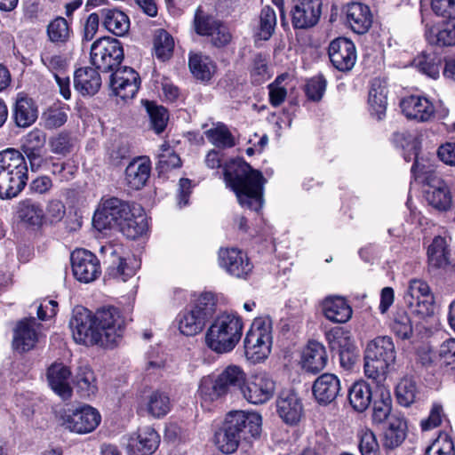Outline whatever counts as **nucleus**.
<instances>
[{
	"mask_svg": "<svg viewBox=\"0 0 455 455\" xmlns=\"http://www.w3.org/2000/svg\"><path fill=\"white\" fill-rule=\"evenodd\" d=\"M92 220L97 228H116L129 239H136L148 228L147 218L141 207L130 205L117 198L107 200L102 209L95 212Z\"/></svg>",
	"mask_w": 455,
	"mask_h": 455,
	"instance_id": "f257e3e1",
	"label": "nucleus"
},
{
	"mask_svg": "<svg viewBox=\"0 0 455 455\" xmlns=\"http://www.w3.org/2000/svg\"><path fill=\"white\" fill-rule=\"evenodd\" d=\"M224 180L235 193L242 207L258 212L263 204L264 178L243 161L232 160L224 165Z\"/></svg>",
	"mask_w": 455,
	"mask_h": 455,
	"instance_id": "f03ea898",
	"label": "nucleus"
},
{
	"mask_svg": "<svg viewBox=\"0 0 455 455\" xmlns=\"http://www.w3.org/2000/svg\"><path fill=\"white\" fill-rule=\"evenodd\" d=\"M261 424V416L258 413L229 412L223 427L215 434V444L222 453L231 454L237 450L242 439L259 436Z\"/></svg>",
	"mask_w": 455,
	"mask_h": 455,
	"instance_id": "7ed1b4c3",
	"label": "nucleus"
},
{
	"mask_svg": "<svg viewBox=\"0 0 455 455\" xmlns=\"http://www.w3.org/2000/svg\"><path fill=\"white\" fill-rule=\"evenodd\" d=\"M243 331V322L236 314L219 315L207 329L205 344L218 354L232 351L239 343Z\"/></svg>",
	"mask_w": 455,
	"mask_h": 455,
	"instance_id": "20e7f679",
	"label": "nucleus"
},
{
	"mask_svg": "<svg viewBox=\"0 0 455 455\" xmlns=\"http://www.w3.org/2000/svg\"><path fill=\"white\" fill-rule=\"evenodd\" d=\"M28 165L21 152L7 148L0 152V198L17 196L28 181Z\"/></svg>",
	"mask_w": 455,
	"mask_h": 455,
	"instance_id": "39448f33",
	"label": "nucleus"
},
{
	"mask_svg": "<svg viewBox=\"0 0 455 455\" xmlns=\"http://www.w3.org/2000/svg\"><path fill=\"white\" fill-rule=\"evenodd\" d=\"M395 357V344L390 337L379 336L371 340L364 352L365 376L377 384L383 383Z\"/></svg>",
	"mask_w": 455,
	"mask_h": 455,
	"instance_id": "423d86ee",
	"label": "nucleus"
},
{
	"mask_svg": "<svg viewBox=\"0 0 455 455\" xmlns=\"http://www.w3.org/2000/svg\"><path fill=\"white\" fill-rule=\"evenodd\" d=\"M273 322L267 316L256 317L247 331L244 340V352L248 360L259 363L269 355L273 339Z\"/></svg>",
	"mask_w": 455,
	"mask_h": 455,
	"instance_id": "0eeeda50",
	"label": "nucleus"
},
{
	"mask_svg": "<svg viewBox=\"0 0 455 455\" xmlns=\"http://www.w3.org/2000/svg\"><path fill=\"white\" fill-rule=\"evenodd\" d=\"M94 321L100 335V346L112 347L121 339L125 327V320L118 308L103 307L94 315Z\"/></svg>",
	"mask_w": 455,
	"mask_h": 455,
	"instance_id": "6e6552de",
	"label": "nucleus"
},
{
	"mask_svg": "<svg viewBox=\"0 0 455 455\" xmlns=\"http://www.w3.org/2000/svg\"><path fill=\"white\" fill-rule=\"evenodd\" d=\"M124 60L122 44L116 38L104 36L91 46V60L96 68L105 72L118 67Z\"/></svg>",
	"mask_w": 455,
	"mask_h": 455,
	"instance_id": "1a4fd4ad",
	"label": "nucleus"
},
{
	"mask_svg": "<svg viewBox=\"0 0 455 455\" xmlns=\"http://www.w3.org/2000/svg\"><path fill=\"white\" fill-rule=\"evenodd\" d=\"M72 337L77 344L84 346L99 345L100 335L94 321V316L87 308L78 306L73 310L69 321Z\"/></svg>",
	"mask_w": 455,
	"mask_h": 455,
	"instance_id": "9d476101",
	"label": "nucleus"
},
{
	"mask_svg": "<svg viewBox=\"0 0 455 455\" xmlns=\"http://www.w3.org/2000/svg\"><path fill=\"white\" fill-rule=\"evenodd\" d=\"M404 300L411 313L420 318L434 314V295L427 283L422 279L409 282Z\"/></svg>",
	"mask_w": 455,
	"mask_h": 455,
	"instance_id": "9b49d317",
	"label": "nucleus"
},
{
	"mask_svg": "<svg viewBox=\"0 0 455 455\" xmlns=\"http://www.w3.org/2000/svg\"><path fill=\"white\" fill-rule=\"evenodd\" d=\"M275 392V381L266 372L251 375L242 387L243 397L252 404L267 403L274 396Z\"/></svg>",
	"mask_w": 455,
	"mask_h": 455,
	"instance_id": "f8f14e48",
	"label": "nucleus"
},
{
	"mask_svg": "<svg viewBox=\"0 0 455 455\" xmlns=\"http://www.w3.org/2000/svg\"><path fill=\"white\" fill-rule=\"evenodd\" d=\"M194 28L196 34L210 37L212 44L217 47H222L230 42L231 36L227 27L200 10L195 14Z\"/></svg>",
	"mask_w": 455,
	"mask_h": 455,
	"instance_id": "ddd939ff",
	"label": "nucleus"
},
{
	"mask_svg": "<svg viewBox=\"0 0 455 455\" xmlns=\"http://www.w3.org/2000/svg\"><path fill=\"white\" fill-rule=\"evenodd\" d=\"M322 0H293L291 10L294 28L307 29L315 27L322 15Z\"/></svg>",
	"mask_w": 455,
	"mask_h": 455,
	"instance_id": "4468645a",
	"label": "nucleus"
},
{
	"mask_svg": "<svg viewBox=\"0 0 455 455\" xmlns=\"http://www.w3.org/2000/svg\"><path fill=\"white\" fill-rule=\"evenodd\" d=\"M70 260L74 276L80 282L91 283L101 273L99 259L87 250H75L71 253Z\"/></svg>",
	"mask_w": 455,
	"mask_h": 455,
	"instance_id": "2eb2a0df",
	"label": "nucleus"
},
{
	"mask_svg": "<svg viewBox=\"0 0 455 455\" xmlns=\"http://www.w3.org/2000/svg\"><path fill=\"white\" fill-rule=\"evenodd\" d=\"M100 419L99 411L86 405L67 413L63 417V426L71 432L87 434L92 432L99 426Z\"/></svg>",
	"mask_w": 455,
	"mask_h": 455,
	"instance_id": "dca6fc26",
	"label": "nucleus"
},
{
	"mask_svg": "<svg viewBox=\"0 0 455 455\" xmlns=\"http://www.w3.org/2000/svg\"><path fill=\"white\" fill-rule=\"evenodd\" d=\"M140 85L139 74L132 68H117L110 76L109 86L113 93L123 100L132 99Z\"/></svg>",
	"mask_w": 455,
	"mask_h": 455,
	"instance_id": "f3484780",
	"label": "nucleus"
},
{
	"mask_svg": "<svg viewBox=\"0 0 455 455\" xmlns=\"http://www.w3.org/2000/svg\"><path fill=\"white\" fill-rule=\"evenodd\" d=\"M219 261L221 267L237 278L246 279L253 268L247 255L236 248H221Z\"/></svg>",
	"mask_w": 455,
	"mask_h": 455,
	"instance_id": "a211bd4d",
	"label": "nucleus"
},
{
	"mask_svg": "<svg viewBox=\"0 0 455 455\" xmlns=\"http://www.w3.org/2000/svg\"><path fill=\"white\" fill-rule=\"evenodd\" d=\"M329 57L332 65L339 71H349L356 60L355 46L352 41L339 37L329 45Z\"/></svg>",
	"mask_w": 455,
	"mask_h": 455,
	"instance_id": "6ab92c4d",
	"label": "nucleus"
},
{
	"mask_svg": "<svg viewBox=\"0 0 455 455\" xmlns=\"http://www.w3.org/2000/svg\"><path fill=\"white\" fill-rule=\"evenodd\" d=\"M276 411L286 424L295 425L303 415L302 402L295 393L283 391L276 399Z\"/></svg>",
	"mask_w": 455,
	"mask_h": 455,
	"instance_id": "aec40b11",
	"label": "nucleus"
},
{
	"mask_svg": "<svg viewBox=\"0 0 455 455\" xmlns=\"http://www.w3.org/2000/svg\"><path fill=\"white\" fill-rule=\"evenodd\" d=\"M37 324L35 318H28L18 323L14 329L12 347L24 353L32 349L38 340Z\"/></svg>",
	"mask_w": 455,
	"mask_h": 455,
	"instance_id": "412c9836",
	"label": "nucleus"
},
{
	"mask_svg": "<svg viewBox=\"0 0 455 455\" xmlns=\"http://www.w3.org/2000/svg\"><path fill=\"white\" fill-rule=\"evenodd\" d=\"M400 107L408 119L427 122L435 114L433 103L427 98L411 95L401 100Z\"/></svg>",
	"mask_w": 455,
	"mask_h": 455,
	"instance_id": "4be33fe9",
	"label": "nucleus"
},
{
	"mask_svg": "<svg viewBox=\"0 0 455 455\" xmlns=\"http://www.w3.org/2000/svg\"><path fill=\"white\" fill-rule=\"evenodd\" d=\"M427 188L426 199L430 205L440 211H446L451 207V196L445 182L435 174L426 178Z\"/></svg>",
	"mask_w": 455,
	"mask_h": 455,
	"instance_id": "5701e85b",
	"label": "nucleus"
},
{
	"mask_svg": "<svg viewBox=\"0 0 455 455\" xmlns=\"http://www.w3.org/2000/svg\"><path fill=\"white\" fill-rule=\"evenodd\" d=\"M340 381L331 373H323L313 384V395L316 401L322 404L333 402L340 392Z\"/></svg>",
	"mask_w": 455,
	"mask_h": 455,
	"instance_id": "b1692460",
	"label": "nucleus"
},
{
	"mask_svg": "<svg viewBox=\"0 0 455 455\" xmlns=\"http://www.w3.org/2000/svg\"><path fill=\"white\" fill-rule=\"evenodd\" d=\"M71 371L62 363H52L47 371V379L52 389L63 400L69 399L72 388L69 385Z\"/></svg>",
	"mask_w": 455,
	"mask_h": 455,
	"instance_id": "393cba45",
	"label": "nucleus"
},
{
	"mask_svg": "<svg viewBox=\"0 0 455 455\" xmlns=\"http://www.w3.org/2000/svg\"><path fill=\"white\" fill-rule=\"evenodd\" d=\"M346 16L347 24L357 34L366 33L372 23V15L370 8L359 2L347 4Z\"/></svg>",
	"mask_w": 455,
	"mask_h": 455,
	"instance_id": "a878e982",
	"label": "nucleus"
},
{
	"mask_svg": "<svg viewBox=\"0 0 455 455\" xmlns=\"http://www.w3.org/2000/svg\"><path fill=\"white\" fill-rule=\"evenodd\" d=\"M328 356L324 346L315 340L309 341L303 351L302 367L305 371L316 373L324 369Z\"/></svg>",
	"mask_w": 455,
	"mask_h": 455,
	"instance_id": "bb28decb",
	"label": "nucleus"
},
{
	"mask_svg": "<svg viewBox=\"0 0 455 455\" xmlns=\"http://www.w3.org/2000/svg\"><path fill=\"white\" fill-rule=\"evenodd\" d=\"M98 68L90 67L80 68L74 75V85L84 96H92L98 92L101 86V77Z\"/></svg>",
	"mask_w": 455,
	"mask_h": 455,
	"instance_id": "cd10ccee",
	"label": "nucleus"
},
{
	"mask_svg": "<svg viewBox=\"0 0 455 455\" xmlns=\"http://www.w3.org/2000/svg\"><path fill=\"white\" fill-rule=\"evenodd\" d=\"M387 86L386 82L379 79H374L371 84L368 96V104L370 112L381 120L386 116L387 107Z\"/></svg>",
	"mask_w": 455,
	"mask_h": 455,
	"instance_id": "c85d7f7f",
	"label": "nucleus"
},
{
	"mask_svg": "<svg viewBox=\"0 0 455 455\" xmlns=\"http://www.w3.org/2000/svg\"><path fill=\"white\" fill-rule=\"evenodd\" d=\"M323 315L333 323H347L352 316V308L344 298L328 297L322 303Z\"/></svg>",
	"mask_w": 455,
	"mask_h": 455,
	"instance_id": "c756f323",
	"label": "nucleus"
},
{
	"mask_svg": "<svg viewBox=\"0 0 455 455\" xmlns=\"http://www.w3.org/2000/svg\"><path fill=\"white\" fill-rule=\"evenodd\" d=\"M17 217L23 225L33 228L42 227L45 220V214L42 205L30 199L19 203Z\"/></svg>",
	"mask_w": 455,
	"mask_h": 455,
	"instance_id": "7c9ffc66",
	"label": "nucleus"
},
{
	"mask_svg": "<svg viewBox=\"0 0 455 455\" xmlns=\"http://www.w3.org/2000/svg\"><path fill=\"white\" fill-rule=\"evenodd\" d=\"M151 166L144 158L131 162L125 169V182L127 186L135 190L142 188L150 175Z\"/></svg>",
	"mask_w": 455,
	"mask_h": 455,
	"instance_id": "2f4dec72",
	"label": "nucleus"
},
{
	"mask_svg": "<svg viewBox=\"0 0 455 455\" xmlns=\"http://www.w3.org/2000/svg\"><path fill=\"white\" fill-rule=\"evenodd\" d=\"M103 27L116 36H124L130 28L128 16L116 9H102L100 11Z\"/></svg>",
	"mask_w": 455,
	"mask_h": 455,
	"instance_id": "473e14b6",
	"label": "nucleus"
},
{
	"mask_svg": "<svg viewBox=\"0 0 455 455\" xmlns=\"http://www.w3.org/2000/svg\"><path fill=\"white\" fill-rule=\"evenodd\" d=\"M37 106L34 100L28 97H19L13 108L14 122L19 127L26 128L33 124L37 119Z\"/></svg>",
	"mask_w": 455,
	"mask_h": 455,
	"instance_id": "72a5a7b5",
	"label": "nucleus"
},
{
	"mask_svg": "<svg viewBox=\"0 0 455 455\" xmlns=\"http://www.w3.org/2000/svg\"><path fill=\"white\" fill-rule=\"evenodd\" d=\"M429 44L439 46L455 44V18H449L439 27H433L426 33Z\"/></svg>",
	"mask_w": 455,
	"mask_h": 455,
	"instance_id": "f704fd0d",
	"label": "nucleus"
},
{
	"mask_svg": "<svg viewBox=\"0 0 455 455\" xmlns=\"http://www.w3.org/2000/svg\"><path fill=\"white\" fill-rule=\"evenodd\" d=\"M406 428V421L403 418L391 415L388 427L384 432V448L392 450L398 447L405 439Z\"/></svg>",
	"mask_w": 455,
	"mask_h": 455,
	"instance_id": "c9c22d12",
	"label": "nucleus"
},
{
	"mask_svg": "<svg viewBox=\"0 0 455 455\" xmlns=\"http://www.w3.org/2000/svg\"><path fill=\"white\" fill-rule=\"evenodd\" d=\"M177 321L180 333L185 336H195L201 332L205 323L203 314L193 308L180 313Z\"/></svg>",
	"mask_w": 455,
	"mask_h": 455,
	"instance_id": "e433bc0d",
	"label": "nucleus"
},
{
	"mask_svg": "<svg viewBox=\"0 0 455 455\" xmlns=\"http://www.w3.org/2000/svg\"><path fill=\"white\" fill-rule=\"evenodd\" d=\"M73 383L81 397L90 398L97 390L94 372L88 365H81L77 368Z\"/></svg>",
	"mask_w": 455,
	"mask_h": 455,
	"instance_id": "4c0bfd02",
	"label": "nucleus"
},
{
	"mask_svg": "<svg viewBox=\"0 0 455 455\" xmlns=\"http://www.w3.org/2000/svg\"><path fill=\"white\" fill-rule=\"evenodd\" d=\"M428 263L431 267L445 268L451 264L450 251L446 239L435 236L427 249Z\"/></svg>",
	"mask_w": 455,
	"mask_h": 455,
	"instance_id": "58836bf2",
	"label": "nucleus"
},
{
	"mask_svg": "<svg viewBox=\"0 0 455 455\" xmlns=\"http://www.w3.org/2000/svg\"><path fill=\"white\" fill-rule=\"evenodd\" d=\"M378 387L373 399L372 419L377 423L384 422L391 413L392 399L390 391L383 383L377 384Z\"/></svg>",
	"mask_w": 455,
	"mask_h": 455,
	"instance_id": "ea45409f",
	"label": "nucleus"
},
{
	"mask_svg": "<svg viewBox=\"0 0 455 455\" xmlns=\"http://www.w3.org/2000/svg\"><path fill=\"white\" fill-rule=\"evenodd\" d=\"M413 65L426 76L436 79L440 76L442 58L434 51L422 52L413 60Z\"/></svg>",
	"mask_w": 455,
	"mask_h": 455,
	"instance_id": "a19ab883",
	"label": "nucleus"
},
{
	"mask_svg": "<svg viewBox=\"0 0 455 455\" xmlns=\"http://www.w3.org/2000/svg\"><path fill=\"white\" fill-rule=\"evenodd\" d=\"M188 67L193 76L202 81L210 80L215 71L213 61L200 52L189 54Z\"/></svg>",
	"mask_w": 455,
	"mask_h": 455,
	"instance_id": "79ce46f5",
	"label": "nucleus"
},
{
	"mask_svg": "<svg viewBox=\"0 0 455 455\" xmlns=\"http://www.w3.org/2000/svg\"><path fill=\"white\" fill-rule=\"evenodd\" d=\"M160 443V435L151 427L139 430L136 443L132 446L140 455H150L156 451Z\"/></svg>",
	"mask_w": 455,
	"mask_h": 455,
	"instance_id": "37998d69",
	"label": "nucleus"
},
{
	"mask_svg": "<svg viewBox=\"0 0 455 455\" xmlns=\"http://www.w3.org/2000/svg\"><path fill=\"white\" fill-rule=\"evenodd\" d=\"M145 408L149 415L154 418H162L171 410V401L164 392L152 391L145 399Z\"/></svg>",
	"mask_w": 455,
	"mask_h": 455,
	"instance_id": "c03bdc74",
	"label": "nucleus"
},
{
	"mask_svg": "<svg viewBox=\"0 0 455 455\" xmlns=\"http://www.w3.org/2000/svg\"><path fill=\"white\" fill-rule=\"evenodd\" d=\"M371 398V389L370 386L364 381L355 382L349 389V403L351 406L357 411H365L370 405Z\"/></svg>",
	"mask_w": 455,
	"mask_h": 455,
	"instance_id": "a18cd8bd",
	"label": "nucleus"
},
{
	"mask_svg": "<svg viewBox=\"0 0 455 455\" xmlns=\"http://www.w3.org/2000/svg\"><path fill=\"white\" fill-rule=\"evenodd\" d=\"M223 389L228 394L232 388H238L242 392V387L246 382V376L243 369L236 365L228 366L218 377Z\"/></svg>",
	"mask_w": 455,
	"mask_h": 455,
	"instance_id": "49530a36",
	"label": "nucleus"
},
{
	"mask_svg": "<svg viewBox=\"0 0 455 455\" xmlns=\"http://www.w3.org/2000/svg\"><path fill=\"white\" fill-rule=\"evenodd\" d=\"M69 108L66 105H53L42 114V122L44 128L53 130L66 124Z\"/></svg>",
	"mask_w": 455,
	"mask_h": 455,
	"instance_id": "de8ad7c7",
	"label": "nucleus"
},
{
	"mask_svg": "<svg viewBox=\"0 0 455 455\" xmlns=\"http://www.w3.org/2000/svg\"><path fill=\"white\" fill-rule=\"evenodd\" d=\"M174 40L172 36L164 29H158L154 36V50L157 59L164 61L169 60L173 52Z\"/></svg>",
	"mask_w": 455,
	"mask_h": 455,
	"instance_id": "09e8293b",
	"label": "nucleus"
},
{
	"mask_svg": "<svg viewBox=\"0 0 455 455\" xmlns=\"http://www.w3.org/2000/svg\"><path fill=\"white\" fill-rule=\"evenodd\" d=\"M103 252H109L110 256L113 257L111 265L108 267V275L114 278L119 279L125 282L129 277L133 275V270L129 267L125 262V259L117 257L116 251L111 246H104L101 248Z\"/></svg>",
	"mask_w": 455,
	"mask_h": 455,
	"instance_id": "8fccbe9b",
	"label": "nucleus"
},
{
	"mask_svg": "<svg viewBox=\"0 0 455 455\" xmlns=\"http://www.w3.org/2000/svg\"><path fill=\"white\" fill-rule=\"evenodd\" d=\"M72 30L63 17H57L47 26V36L51 42L65 44L71 36Z\"/></svg>",
	"mask_w": 455,
	"mask_h": 455,
	"instance_id": "3c124183",
	"label": "nucleus"
},
{
	"mask_svg": "<svg viewBox=\"0 0 455 455\" xmlns=\"http://www.w3.org/2000/svg\"><path fill=\"white\" fill-rule=\"evenodd\" d=\"M204 133L208 140L217 148H227L235 145V138L225 124H219Z\"/></svg>",
	"mask_w": 455,
	"mask_h": 455,
	"instance_id": "603ef678",
	"label": "nucleus"
},
{
	"mask_svg": "<svg viewBox=\"0 0 455 455\" xmlns=\"http://www.w3.org/2000/svg\"><path fill=\"white\" fill-rule=\"evenodd\" d=\"M198 394L204 402H213L227 395L218 378L213 379L211 377L202 379Z\"/></svg>",
	"mask_w": 455,
	"mask_h": 455,
	"instance_id": "864d4df0",
	"label": "nucleus"
},
{
	"mask_svg": "<svg viewBox=\"0 0 455 455\" xmlns=\"http://www.w3.org/2000/svg\"><path fill=\"white\" fill-rule=\"evenodd\" d=\"M276 26V13L270 6L262 8L259 15V26L258 36L262 40H268Z\"/></svg>",
	"mask_w": 455,
	"mask_h": 455,
	"instance_id": "5fc2aeb1",
	"label": "nucleus"
},
{
	"mask_svg": "<svg viewBox=\"0 0 455 455\" xmlns=\"http://www.w3.org/2000/svg\"><path fill=\"white\" fill-rule=\"evenodd\" d=\"M145 107L152 128L156 133H161L165 129L169 118L166 108L150 101H146Z\"/></svg>",
	"mask_w": 455,
	"mask_h": 455,
	"instance_id": "6e6d98bb",
	"label": "nucleus"
},
{
	"mask_svg": "<svg viewBox=\"0 0 455 455\" xmlns=\"http://www.w3.org/2000/svg\"><path fill=\"white\" fill-rule=\"evenodd\" d=\"M359 450L362 455H379L380 449L377 437L370 428L363 427L358 431Z\"/></svg>",
	"mask_w": 455,
	"mask_h": 455,
	"instance_id": "4d7b16f0",
	"label": "nucleus"
},
{
	"mask_svg": "<svg viewBox=\"0 0 455 455\" xmlns=\"http://www.w3.org/2000/svg\"><path fill=\"white\" fill-rule=\"evenodd\" d=\"M417 393L415 381L409 378L403 379L398 383L395 390L398 403L404 407H409L415 402Z\"/></svg>",
	"mask_w": 455,
	"mask_h": 455,
	"instance_id": "13d9d810",
	"label": "nucleus"
},
{
	"mask_svg": "<svg viewBox=\"0 0 455 455\" xmlns=\"http://www.w3.org/2000/svg\"><path fill=\"white\" fill-rule=\"evenodd\" d=\"M288 77L286 74L278 76L268 88L269 102L273 107L280 106L286 99L287 87L283 84L284 80Z\"/></svg>",
	"mask_w": 455,
	"mask_h": 455,
	"instance_id": "bf43d9fd",
	"label": "nucleus"
},
{
	"mask_svg": "<svg viewBox=\"0 0 455 455\" xmlns=\"http://www.w3.org/2000/svg\"><path fill=\"white\" fill-rule=\"evenodd\" d=\"M426 452L431 455H455L454 444L447 434H440Z\"/></svg>",
	"mask_w": 455,
	"mask_h": 455,
	"instance_id": "052dcab7",
	"label": "nucleus"
},
{
	"mask_svg": "<svg viewBox=\"0 0 455 455\" xmlns=\"http://www.w3.org/2000/svg\"><path fill=\"white\" fill-rule=\"evenodd\" d=\"M22 152L21 154L25 159H28L32 172H37L47 167L50 158L45 156V149L27 148Z\"/></svg>",
	"mask_w": 455,
	"mask_h": 455,
	"instance_id": "680f3d73",
	"label": "nucleus"
},
{
	"mask_svg": "<svg viewBox=\"0 0 455 455\" xmlns=\"http://www.w3.org/2000/svg\"><path fill=\"white\" fill-rule=\"evenodd\" d=\"M392 330L395 334L404 339H409L412 334V325L409 315L404 313H397L394 318Z\"/></svg>",
	"mask_w": 455,
	"mask_h": 455,
	"instance_id": "e2e57ef3",
	"label": "nucleus"
},
{
	"mask_svg": "<svg viewBox=\"0 0 455 455\" xmlns=\"http://www.w3.org/2000/svg\"><path fill=\"white\" fill-rule=\"evenodd\" d=\"M158 157L159 160L157 167L162 172H167L171 169L178 168L181 165L180 156L170 148H165L163 149Z\"/></svg>",
	"mask_w": 455,
	"mask_h": 455,
	"instance_id": "0e129e2a",
	"label": "nucleus"
},
{
	"mask_svg": "<svg viewBox=\"0 0 455 455\" xmlns=\"http://www.w3.org/2000/svg\"><path fill=\"white\" fill-rule=\"evenodd\" d=\"M326 89V81L322 76L311 78L306 86V93L307 97L315 101L322 99Z\"/></svg>",
	"mask_w": 455,
	"mask_h": 455,
	"instance_id": "69168bd1",
	"label": "nucleus"
},
{
	"mask_svg": "<svg viewBox=\"0 0 455 455\" xmlns=\"http://www.w3.org/2000/svg\"><path fill=\"white\" fill-rule=\"evenodd\" d=\"M215 307V297L212 292H204L198 299L195 306L192 307L196 311H200L203 314V317L206 319L211 315Z\"/></svg>",
	"mask_w": 455,
	"mask_h": 455,
	"instance_id": "338daca9",
	"label": "nucleus"
},
{
	"mask_svg": "<svg viewBox=\"0 0 455 455\" xmlns=\"http://www.w3.org/2000/svg\"><path fill=\"white\" fill-rule=\"evenodd\" d=\"M49 146L52 153L65 156L70 152L72 144L68 133H60L50 140Z\"/></svg>",
	"mask_w": 455,
	"mask_h": 455,
	"instance_id": "774afa93",
	"label": "nucleus"
}]
</instances>
